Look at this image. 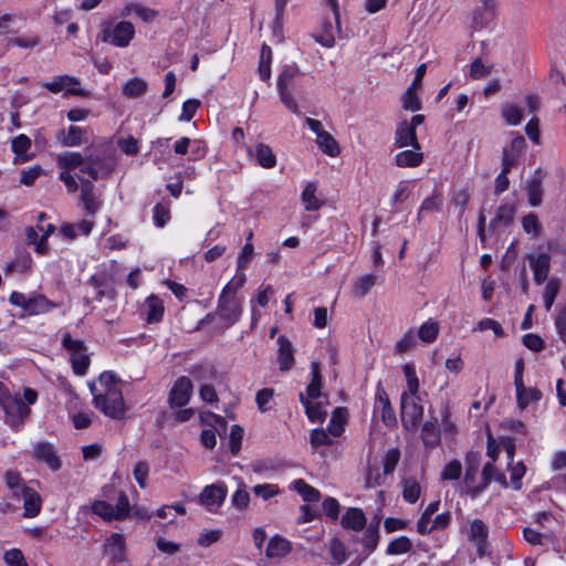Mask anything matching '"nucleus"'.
<instances>
[{
	"instance_id": "obj_1",
	"label": "nucleus",
	"mask_w": 566,
	"mask_h": 566,
	"mask_svg": "<svg viewBox=\"0 0 566 566\" xmlns=\"http://www.w3.org/2000/svg\"><path fill=\"white\" fill-rule=\"evenodd\" d=\"M57 166L62 169L60 180L65 185L69 192L73 193L78 189V176L87 174L92 180L105 177L115 167L112 158L85 159L80 153L64 151L56 156Z\"/></svg>"
},
{
	"instance_id": "obj_2",
	"label": "nucleus",
	"mask_w": 566,
	"mask_h": 566,
	"mask_svg": "<svg viewBox=\"0 0 566 566\" xmlns=\"http://www.w3.org/2000/svg\"><path fill=\"white\" fill-rule=\"evenodd\" d=\"M95 407L105 416L113 419H120L125 415L119 380L112 371L101 374L98 379L90 384Z\"/></svg>"
},
{
	"instance_id": "obj_3",
	"label": "nucleus",
	"mask_w": 566,
	"mask_h": 566,
	"mask_svg": "<svg viewBox=\"0 0 566 566\" xmlns=\"http://www.w3.org/2000/svg\"><path fill=\"white\" fill-rule=\"evenodd\" d=\"M402 371L406 378V388L400 398L401 421L407 430H415L423 416L426 394L420 391L419 378L413 364H405Z\"/></svg>"
},
{
	"instance_id": "obj_4",
	"label": "nucleus",
	"mask_w": 566,
	"mask_h": 566,
	"mask_svg": "<svg viewBox=\"0 0 566 566\" xmlns=\"http://www.w3.org/2000/svg\"><path fill=\"white\" fill-rule=\"evenodd\" d=\"M302 75L303 73L296 64H290L284 66L276 81L282 104L296 115L300 114V107L293 93L298 88V81Z\"/></svg>"
},
{
	"instance_id": "obj_5",
	"label": "nucleus",
	"mask_w": 566,
	"mask_h": 566,
	"mask_svg": "<svg viewBox=\"0 0 566 566\" xmlns=\"http://www.w3.org/2000/svg\"><path fill=\"white\" fill-rule=\"evenodd\" d=\"M0 405L6 415V423L14 431H19L30 417V408L20 396L9 392L0 394Z\"/></svg>"
},
{
	"instance_id": "obj_6",
	"label": "nucleus",
	"mask_w": 566,
	"mask_h": 566,
	"mask_svg": "<svg viewBox=\"0 0 566 566\" xmlns=\"http://www.w3.org/2000/svg\"><path fill=\"white\" fill-rule=\"evenodd\" d=\"M242 305V297L220 293L217 310L213 314L208 315L207 319L217 318L221 327H230L240 319Z\"/></svg>"
},
{
	"instance_id": "obj_7",
	"label": "nucleus",
	"mask_w": 566,
	"mask_h": 566,
	"mask_svg": "<svg viewBox=\"0 0 566 566\" xmlns=\"http://www.w3.org/2000/svg\"><path fill=\"white\" fill-rule=\"evenodd\" d=\"M9 302L22 308L29 315L45 314L59 306V304L50 301L43 294L25 295L20 292H12Z\"/></svg>"
},
{
	"instance_id": "obj_8",
	"label": "nucleus",
	"mask_w": 566,
	"mask_h": 566,
	"mask_svg": "<svg viewBox=\"0 0 566 566\" xmlns=\"http://www.w3.org/2000/svg\"><path fill=\"white\" fill-rule=\"evenodd\" d=\"M42 87L51 93H63L64 96H88V92L81 87V82L77 77L71 75H55L50 81L41 83Z\"/></svg>"
},
{
	"instance_id": "obj_9",
	"label": "nucleus",
	"mask_w": 566,
	"mask_h": 566,
	"mask_svg": "<svg viewBox=\"0 0 566 566\" xmlns=\"http://www.w3.org/2000/svg\"><path fill=\"white\" fill-rule=\"evenodd\" d=\"M423 115H413L409 120H401L395 133V146L398 148L411 146L420 149L416 128L423 123Z\"/></svg>"
},
{
	"instance_id": "obj_10",
	"label": "nucleus",
	"mask_w": 566,
	"mask_h": 566,
	"mask_svg": "<svg viewBox=\"0 0 566 566\" xmlns=\"http://www.w3.org/2000/svg\"><path fill=\"white\" fill-rule=\"evenodd\" d=\"M62 343L70 353L73 371L78 376L85 375L90 365V358L83 342L73 338L70 334H65Z\"/></svg>"
},
{
	"instance_id": "obj_11",
	"label": "nucleus",
	"mask_w": 566,
	"mask_h": 566,
	"mask_svg": "<svg viewBox=\"0 0 566 566\" xmlns=\"http://www.w3.org/2000/svg\"><path fill=\"white\" fill-rule=\"evenodd\" d=\"M45 214H39V222L36 228L28 227L25 229L27 240L30 244L35 247L38 254H45L48 251L46 239L54 232V226L52 223H44Z\"/></svg>"
},
{
	"instance_id": "obj_12",
	"label": "nucleus",
	"mask_w": 566,
	"mask_h": 566,
	"mask_svg": "<svg viewBox=\"0 0 566 566\" xmlns=\"http://www.w3.org/2000/svg\"><path fill=\"white\" fill-rule=\"evenodd\" d=\"M103 33L104 41H107L118 48H126L134 39L135 28L133 23L128 21H120L113 27L105 28Z\"/></svg>"
},
{
	"instance_id": "obj_13",
	"label": "nucleus",
	"mask_w": 566,
	"mask_h": 566,
	"mask_svg": "<svg viewBox=\"0 0 566 566\" xmlns=\"http://www.w3.org/2000/svg\"><path fill=\"white\" fill-rule=\"evenodd\" d=\"M228 494L224 483L210 484L203 488L199 495V503L210 513H216L222 506Z\"/></svg>"
},
{
	"instance_id": "obj_14",
	"label": "nucleus",
	"mask_w": 566,
	"mask_h": 566,
	"mask_svg": "<svg viewBox=\"0 0 566 566\" xmlns=\"http://www.w3.org/2000/svg\"><path fill=\"white\" fill-rule=\"evenodd\" d=\"M32 455L38 462H42L52 471L60 470L62 462L56 454L54 446L46 441H40L33 444Z\"/></svg>"
},
{
	"instance_id": "obj_15",
	"label": "nucleus",
	"mask_w": 566,
	"mask_h": 566,
	"mask_svg": "<svg viewBox=\"0 0 566 566\" xmlns=\"http://www.w3.org/2000/svg\"><path fill=\"white\" fill-rule=\"evenodd\" d=\"M103 549L111 563L126 562V538L122 533L111 534L106 538Z\"/></svg>"
},
{
	"instance_id": "obj_16",
	"label": "nucleus",
	"mask_w": 566,
	"mask_h": 566,
	"mask_svg": "<svg viewBox=\"0 0 566 566\" xmlns=\"http://www.w3.org/2000/svg\"><path fill=\"white\" fill-rule=\"evenodd\" d=\"M192 394V384L188 377H179L170 392H169V403L171 407H184L188 403Z\"/></svg>"
},
{
	"instance_id": "obj_17",
	"label": "nucleus",
	"mask_w": 566,
	"mask_h": 566,
	"mask_svg": "<svg viewBox=\"0 0 566 566\" xmlns=\"http://www.w3.org/2000/svg\"><path fill=\"white\" fill-rule=\"evenodd\" d=\"M301 203L305 211H318L324 205V198L318 193L316 181H307L301 192Z\"/></svg>"
},
{
	"instance_id": "obj_18",
	"label": "nucleus",
	"mask_w": 566,
	"mask_h": 566,
	"mask_svg": "<svg viewBox=\"0 0 566 566\" xmlns=\"http://www.w3.org/2000/svg\"><path fill=\"white\" fill-rule=\"evenodd\" d=\"M140 313L149 324L160 322L165 313L163 300L155 294L149 295L145 300Z\"/></svg>"
},
{
	"instance_id": "obj_19",
	"label": "nucleus",
	"mask_w": 566,
	"mask_h": 566,
	"mask_svg": "<svg viewBox=\"0 0 566 566\" xmlns=\"http://www.w3.org/2000/svg\"><path fill=\"white\" fill-rule=\"evenodd\" d=\"M4 482L13 500H21L25 492L32 489V486L25 483L21 473L17 470L7 471L4 473Z\"/></svg>"
},
{
	"instance_id": "obj_20",
	"label": "nucleus",
	"mask_w": 566,
	"mask_h": 566,
	"mask_svg": "<svg viewBox=\"0 0 566 566\" xmlns=\"http://www.w3.org/2000/svg\"><path fill=\"white\" fill-rule=\"evenodd\" d=\"M530 265L533 270L534 281L542 284L547 279L551 269V256L547 253L528 255Z\"/></svg>"
},
{
	"instance_id": "obj_21",
	"label": "nucleus",
	"mask_w": 566,
	"mask_h": 566,
	"mask_svg": "<svg viewBox=\"0 0 566 566\" xmlns=\"http://www.w3.org/2000/svg\"><path fill=\"white\" fill-rule=\"evenodd\" d=\"M56 138L65 147L80 146L87 139L86 130L78 126H70L67 129L60 130Z\"/></svg>"
},
{
	"instance_id": "obj_22",
	"label": "nucleus",
	"mask_w": 566,
	"mask_h": 566,
	"mask_svg": "<svg viewBox=\"0 0 566 566\" xmlns=\"http://www.w3.org/2000/svg\"><path fill=\"white\" fill-rule=\"evenodd\" d=\"M301 401L305 407V412L311 422H323L325 417L327 416L326 410V399L321 400H311L305 399L304 395H300Z\"/></svg>"
},
{
	"instance_id": "obj_23",
	"label": "nucleus",
	"mask_w": 566,
	"mask_h": 566,
	"mask_svg": "<svg viewBox=\"0 0 566 566\" xmlns=\"http://www.w3.org/2000/svg\"><path fill=\"white\" fill-rule=\"evenodd\" d=\"M375 411L380 413L381 420L386 426L390 427L396 423L395 412L384 389L377 391Z\"/></svg>"
},
{
	"instance_id": "obj_24",
	"label": "nucleus",
	"mask_w": 566,
	"mask_h": 566,
	"mask_svg": "<svg viewBox=\"0 0 566 566\" xmlns=\"http://www.w3.org/2000/svg\"><path fill=\"white\" fill-rule=\"evenodd\" d=\"M468 468L465 470L464 474V488L465 492L468 494H471L472 496L478 495L481 493L485 488L483 486V482L481 485H474L473 480L475 475L478 474V458L474 454L468 455Z\"/></svg>"
},
{
	"instance_id": "obj_25",
	"label": "nucleus",
	"mask_w": 566,
	"mask_h": 566,
	"mask_svg": "<svg viewBox=\"0 0 566 566\" xmlns=\"http://www.w3.org/2000/svg\"><path fill=\"white\" fill-rule=\"evenodd\" d=\"M277 361L281 370H290L294 366V350L292 343L283 335L277 338Z\"/></svg>"
},
{
	"instance_id": "obj_26",
	"label": "nucleus",
	"mask_w": 566,
	"mask_h": 566,
	"mask_svg": "<svg viewBox=\"0 0 566 566\" xmlns=\"http://www.w3.org/2000/svg\"><path fill=\"white\" fill-rule=\"evenodd\" d=\"M21 500H23V517L33 518L40 514L42 497L36 490L32 488L30 491H27Z\"/></svg>"
},
{
	"instance_id": "obj_27",
	"label": "nucleus",
	"mask_w": 566,
	"mask_h": 566,
	"mask_svg": "<svg viewBox=\"0 0 566 566\" xmlns=\"http://www.w3.org/2000/svg\"><path fill=\"white\" fill-rule=\"evenodd\" d=\"M78 181L81 182V199L84 203V208L88 212L94 213L98 209V203L93 192L92 179L78 176Z\"/></svg>"
},
{
	"instance_id": "obj_28",
	"label": "nucleus",
	"mask_w": 566,
	"mask_h": 566,
	"mask_svg": "<svg viewBox=\"0 0 566 566\" xmlns=\"http://www.w3.org/2000/svg\"><path fill=\"white\" fill-rule=\"evenodd\" d=\"M132 13L136 14L144 22H151L158 15V12L140 3L129 2L120 11V17L126 18Z\"/></svg>"
},
{
	"instance_id": "obj_29",
	"label": "nucleus",
	"mask_w": 566,
	"mask_h": 566,
	"mask_svg": "<svg viewBox=\"0 0 566 566\" xmlns=\"http://www.w3.org/2000/svg\"><path fill=\"white\" fill-rule=\"evenodd\" d=\"M291 552V544L281 536H273L266 546L265 555L269 558H282Z\"/></svg>"
},
{
	"instance_id": "obj_30",
	"label": "nucleus",
	"mask_w": 566,
	"mask_h": 566,
	"mask_svg": "<svg viewBox=\"0 0 566 566\" xmlns=\"http://www.w3.org/2000/svg\"><path fill=\"white\" fill-rule=\"evenodd\" d=\"M148 83L140 77H133L122 86V93L127 98H138L146 94Z\"/></svg>"
},
{
	"instance_id": "obj_31",
	"label": "nucleus",
	"mask_w": 566,
	"mask_h": 566,
	"mask_svg": "<svg viewBox=\"0 0 566 566\" xmlns=\"http://www.w3.org/2000/svg\"><path fill=\"white\" fill-rule=\"evenodd\" d=\"M311 370L313 378L310 385L307 386L306 396H304V398L311 400L326 399V397L321 391L322 378L318 364L312 363Z\"/></svg>"
},
{
	"instance_id": "obj_32",
	"label": "nucleus",
	"mask_w": 566,
	"mask_h": 566,
	"mask_svg": "<svg viewBox=\"0 0 566 566\" xmlns=\"http://www.w3.org/2000/svg\"><path fill=\"white\" fill-rule=\"evenodd\" d=\"M422 160V153L413 147L412 149L401 150L395 156V164L398 167H417Z\"/></svg>"
},
{
	"instance_id": "obj_33",
	"label": "nucleus",
	"mask_w": 566,
	"mask_h": 566,
	"mask_svg": "<svg viewBox=\"0 0 566 566\" xmlns=\"http://www.w3.org/2000/svg\"><path fill=\"white\" fill-rule=\"evenodd\" d=\"M366 524V517L360 509H349L342 518V525L345 528L360 531Z\"/></svg>"
},
{
	"instance_id": "obj_34",
	"label": "nucleus",
	"mask_w": 566,
	"mask_h": 566,
	"mask_svg": "<svg viewBox=\"0 0 566 566\" xmlns=\"http://www.w3.org/2000/svg\"><path fill=\"white\" fill-rule=\"evenodd\" d=\"M516 400L520 409L527 408L531 403L537 402L542 398V392L536 388L515 387Z\"/></svg>"
},
{
	"instance_id": "obj_35",
	"label": "nucleus",
	"mask_w": 566,
	"mask_h": 566,
	"mask_svg": "<svg viewBox=\"0 0 566 566\" xmlns=\"http://www.w3.org/2000/svg\"><path fill=\"white\" fill-rule=\"evenodd\" d=\"M467 533L470 541L481 545L486 541L489 530L483 521L475 518L469 523Z\"/></svg>"
},
{
	"instance_id": "obj_36",
	"label": "nucleus",
	"mask_w": 566,
	"mask_h": 566,
	"mask_svg": "<svg viewBox=\"0 0 566 566\" xmlns=\"http://www.w3.org/2000/svg\"><path fill=\"white\" fill-rule=\"evenodd\" d=\"M254 156L258 164L263 168L270 169L276 166V156L268 145L258 144L254 149Z\"/></svg>"
},
{
	"instance_id": "obj_37",
	"label": "nucleus",
	"mask_w": 566,
	"mask_h": 566,
	"mask_svg": "<svg viewBox=\"0 0 566 566\" xmlns=\"http://www.w3.org/2000/svg\"><path fill=\"white\" fill-rule=\"evenodd\" d=\"M290 486L296 491L305 502H317L321 497L319 491L302 479L294 480Z\"/></svg>"
},
{
	"instance_id": "obj_38",
	"label": "nucleus",
	"mask_w": 566,
	"mask_h": 566,
	"mask_svg": "<svg viewBox=\"0 0 566 566\" xmlns=\"http://www.w3.org/2000/svg\"><path fill=\"white\" fill-rule=\"evenodd\" d=\"M513 165H514V157H510V155L507 153H505V155H503L502 171L495 179V187H494L495 193H501L507 189V187H509L507 174L512 169Z\"/></svg>"
},
{
	"instance_id": "obj_39",
	"label": "nucleus",
	"mask_w": 566,
	"mask_h": 566,
	"mask_svg": "<svg viewBox=\"0 0 566 566\" xmlns=\"http://www.w3.org/2000/svg\"><path fill=\"white\" fill-rule=\"evenodd\" d=\"M316 144L318 148L329 157H337L340 154L339 144L328 132L321 134V136L316 138Z\"/></svg>"
},
{
	"instance_id": "obj_40",
	"label": "nucleus",
	"mask_w": 566,
	"mask_h": 566,
	"mask_svg": "<svg viewBox=\"0 0 566 566\" xmlns=\"http://www.w3.org/2000/svg\"><path fill=\"white\" fill-rule=\"evenodd\" d=\"M438 334H439L438 323L433 319H429L420 325V327L418 328L417 336L421 342H423L426 344H430L437 339Z\"/></svg>"
},
{
	"instance_id": "obj_41",
	"label": "nucleus",
	"mask_w": 566,
	"mask_h": 566,
	"mask_svg": "<svg viewBox=\"0 0 566 566\" xmlns=\"http://www.w3.org/2000/svg\"><path fill=\"white\" fill-rule=\"evenodd\" d=\"M12 150L13 153L23 161L31 158L29 155V150L31 148V139L24 135L20 134L12 139Z\"/></svg>"
},
{
	"instance_id": "obj_42",
	"label": "nucleus",
	"mask_w": 566,
	"mask_h": 566,
	"mask_svg": "<svg viewBox=\"0 0 566 566\" xmlns=\"http://www.w3.org/2000/svg\"><path fill=\"white\" fill-rule=\"evenodd\" d=\"M560 289V281L556 277H552L547 281L544 292H543V301L544 306L547 312L551 311L556 296L558 295Z\"/></svg>"
},
{
	"instance_id": "obj_43",
	"label": "nucleus",
	"mask_w": 566,
	"mask_h": 566,
	"mask_svg": "<svg viewBox=\"0 0 566 566\" xmlns=\"http://www.w3.org/2000/svg\"><path fill=\"white\" fill-rule=\"evenodd\" d=\"M470 197L471 195L468 189H459L452 192L450 207L458 211L460 218L464 214Z\"/></svg>"
},
{
	"instance_id": "obj_44",
	"label": "nucleus",
	"mask_w": 566,
	"mask_h": 566,
	"mask_svg": "<svg viewBox=\"0 0 566 566\" xmlns=\"http://www.w3.org/2000/svg\"><path fill=\"white\" fill-rule=\"evenodd\" d=\"M377 277L373 274H366L358 277L353 286V292L358 297H364L376 284Z\"/></svg>"
},
{
	"instance_id": "obj_45",
	"label": "nucleus",
	"mask_w": 566,
	"mask_h": 566,
	"mask_svg": "<svg viewBox=\"0 0 566 566\" xmlns=\"http://www.w3.org/2000/svg\"><path fill=\"white\" fill-rule=\"evenodd\" d=\"M515 209L511 205H502L497 208L494 219L491 222L492 227L509 226L514 217Z\"/></svg>"
},
{
	"instance_id": "obj_46",
	"label": "nucleus",
	"mask_w": 566,
	"mask_h": 566,
	"mask_svg": "<svg viewBox=\"0 0 566 566\" xmlns=\"http://www.w3.org/2000/svg\"><path fill=\"white\" fill-rule=\"evenodd\" d=\"M422 441L428 447H436L440 441V433L436 423L427 421L421 431Z\"/></svg>"
},
{
	"instance_id": "obj_47",
	"label": "nucleus",
	"mask_w": 566,
	"mask_h": 566,
	"mask_svg": "<svg viewBox=\"0 0 566 566\" xmlns=\"http://www.w3.org/2000/svg\"><path fill=\"white\" fill-rule=\"evenodd\" d=\"M482 480L484 488H486L493 480L500 482L503 486H506L507 484L504 474L497 472L496 468L492 462H488L483 467Z\"/></svg>"
},
{
	"instance_id": "obj_48",
	"label": "nucleus",
	"mask_w": 566,
	"mask_h": 566,
	"mask_svg": "<svg viewBox=\"0 0 566 566\" xmlns=\"http://www.w3.org/2000/svg\"><path fill=\"white\" fill-rule=\"evenodd\" d=\"M252 237H253V233L250 232L247 238V243L242 247L241 252L238 255V260H237L238 270L245 269L253 258L254 247L251 243Z\"/></svg>"
},
{
	"instance_id": "obj_49",
	"label": "nucleus",
	"mask_w": 566,
	"mask_h": 566,
	"mask_svg": "<svg viewBox=\"0 0 566 566\" xmlns=\"http://www.w3.org/2000/svg\"><path fill=\"white\" fill-rule=\"evenodd\" d=\"M231 503L238 510H245L250 503V494L245 489L244 483L240 480L238 489L231 496Z\"/></svg>"
},
{
	"instance_id": "obj_50",
	"label": "nucleus",
	"mask_w": 566,
	"mask_h": 566,
	"mask_svg": "<svg viewBox=\"0 0 566 566\" xmlns=\"http://www.w3.org/2000/svg\"><path fill=\"white\" fill-rule=\"evenodd\" d=\"M462 474V464L459 460H451L441 470L440 476L443 481H455Z\"/></svg>"
},
{
	"instance_id": "obj_51",
	"label": "nucleus",
	"mask_w": 566,
	"mask_h": 566,
	"mask_svg": "<svg viewBox=\"0 0 566 566\" xmlns=\"http://www.w3.org/2000/svg\"><path fill=\"white\" fill-rule=\"evenodd\" d=\"M417 88L408 87L401 97L402 107L406 111L417 112L421 108V101L417 94Z\"/></svg>"
},
{
	"instance_id": "obj_52",
	"label": "nucleus",
	"mask_w": 566,
	"mask_h": 566,
	"mask_svg": "<svg viewBox=\"0 0 566 566\" xmlns=\"http://www.w3.org/2000/svg\"><path fill=\"white\" fill-rule=\"evenodd\" d=\"M502 117L506 122L507 125L516 126L523 119L522 109L513 104L504 105L502 108Z\"/></svg>"
},
{
	"instance_id": "obj_53",
	"label": "nucleus",
	"mask_w": 566,
	"mask_h": 566,
	"mask_svg": "<svg viewBox=\"0 0 566 566\" xmlns=\"http://www.w3.org/2000/svg\"><path fill=\"white\" fill-rule=\"evenodd\" d=\"M412 182L409 180H401L396 186V189L391 196V206L403 202L408 199L411 193Z\"/></svg>"
},
{
	"instance_id": "obj_54",
	"label": "nucleus",
	"mask_w": 566,
	"mask_h": 566,
	"mask_svg": "<svg viewBox=\"0 0 566 566\" xmlns=\"http://www.w3.org/2000/svg\"><path fill=\"white\" fill-rule=\"evenodd\" d=\"M421 493L420 484L415 480H406L402 488V497L408 503H416Z\"/></svg>"
},
{
	"instance_id": "obj_55",
	"label": "nucleus",
	"mask_w": 566,
	"mask_h": 566,
	"mask_svg": "<svg viewBox=\"0 0 566 566\" xmlns=\"http://www.w3.org/2000/svg\"><path fill=\"white\" fill-rule=\"evenodd\" d=\"M411 541L407 536H400L388 544L387 554L401 555L411 549Z\"/></svg>"
},
{
	"instance_id": "obj_56",
	"label": "nucleus",
	"mask_w": 566,
	"mask_h": 566,
	"mask_svg": "<svg viewBox=\"0 0 566 566\" xmlns=\"http://www.w3.org/2000/svg\"><path fill=\"white\" fill-rule=\"evenodd\" d=\"M91 509L94 514L101 516L105 521L116 520L115 512L113 510V505L101 500H96L92 503Z\"/></svg>"
},
{
	"instance_id": "obj_57",
	"label": "nucleus",
	"mask_w": 566,
	"mask_h": 566,
	"mask_svg": "<svg viewBox=\"0 0 566 566\" xmlns=\"http://www.w3.org/2000/svg\"><path fill=\"white\" fill-rule=\"evenodd\" d=\"M247 276L242 270H238L234 276L226 284L221 293L232 296H239L238 291L245 284Z\"/></svg>"
},
{
	"instance_id": "obj_58",
	"label": "nucleus",
	"mask_w": 566,
	"mask_h": 566,
	"mask_svg": "<svg viewBox=\"0 0 566 566\" xmlns=\"http://www.w3.org/2000/svg\"><path fill=\"white\" fill-rule=\"evenodd\" d=\"M417 344V336L412 329L406 332L396 343L395 350L405 354L411 350Z\"/></svg>"
},
{
	"instance_id": "obj_59",
	"label": "nucleus",
	"mask_w": 566,
	"mask_h": 566,
	"mask_svg": "<svg viewBox=\"0 0 566 566\" xmlns=\"http://www.w3.org/2000/svg\"><path fill=\"white\" fill-rule=\"evenodd\" d=\"M492 64H485L482 59H475L469 69V75L472 80H480L488 76L492 71Z\"/></svg>"
},
{
	"instance_id": "obj_60",
	"label": "nucleus",
	"mask_w": 566,
	"mask_h": 566,
	"mask_svg": "<svg viewBox=\"0 0 566 566\" xmlns=\"http://www.w3.org/2000/svg\"><path fill=\"white\" fill-rule=\"evenodd\" d=\"M344 420H345V418H344L343 410L340 408H337L333 412V416L331 418V421H329V424L327 428V431L332 437L336 438L343 433Z\"/></svg>"
},
{
	"instance_id": "obj_61",
	"label": "nucleus",
	"mask_w": 566,
	"mask_h": 566,
	"mask_svg": "<svg viewBox=\"0 0 566 566\" xmlns=\"http://www.w3.org/2000/svg\"><path fill=\"white\" fill-rule=\"evenodd\" d=\"M252 492L255 496L261 497L263 501H268L280 494V489L276 484L263 483L256 484L252 488Z\"/></svg>"
},
{
	"instance_id": "obj_62",
	"label": "nucleus",
	"mask_w": 566,
	"mask_h": 566,
	"mask_svg": "<svg viewBox=\"0 0 566 566\" xmlns=\"http://www.w3.org/2000/svg\"><path fill=\"white\" fill-rule=\"evenodd\" d=\"M274 397V390L271 388H264L258 391L255 401L258 409L261 412H265L272 408V401Z\"/></svg>"
},
{
	"instance_id": "obj_63",
	"label": "nucleus",
	"mask_w": 566,
	"mask_h": 566,
	"mask_svg": "<svg viewBox=\"0 0 566 566\" xmlns=\"http://www.w3.org/2000/svg\"><path fill=\"white\" fill-rule=\"evenodd\" d=\"M522 228L527 234L537 237L541 233L542 226L535 213H528L522 218Z\"/></svg>"
},
{
	"instance_id": "obj_64",
	"label": "nucleus",
	"mask_w": 566,
	"mask_h": 566,
	"mask_svg": "<svg viewBox=\"0 0 566 566\" xmlns=\"http://www.w3.org/2000/svg\"><path fill=\"white\" fill-rule=\"evenodd\" d=\"M8 566H28V563L19 548H11L3 555Z\"/></svg>"
}]
</instances>
